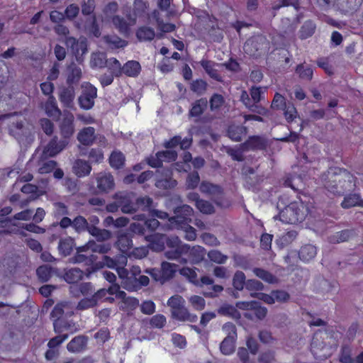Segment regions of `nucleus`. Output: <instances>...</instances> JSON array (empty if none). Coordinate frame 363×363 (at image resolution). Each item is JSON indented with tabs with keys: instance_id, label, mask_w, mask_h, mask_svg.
Segmentation results:
<instances>
[{
	"instance_id": "53",
	"label": "nucleus",
	"mask_w": 363,
	"mask_h": 363,
	"mask_svg": "<svg viewBox=\"0 0 363 363\" xmlns=\"http://www.w3.org/2000/svg\"><path fill=\"white\" fill-rule=\"evenodd\" d=\"M89 246L92 252L102 255L107 254L111 250V245L110 243H97L94 240H92V243Z\"/></svg>"
},
{
	"instance_id": "60",
	"label": "nucleus",
	"mask_w": 363,
	"mask_h": 363,
	"mask_svg": "<svg viewBox=\"0 0 363 363\" xmlns=\"http://www.w3.org/2000/svg\"><path fill=\"white\" fill-rule=\"evenodd\" d=\"M225 99L221 94H214L209 100L211 111L219 109L224 104Z\"/></svg>"
},
{
	"instance_id": "41",
	"label": "nucleus",
	"mask_w": 363,
	"mask_h": 363,
	"mask_svg": "<svg viewBox=\"0 0 363 363\" xmlns=\"http://www.w3.org/2000/svg\"><path fill=\"white\" fill-rule=\"evenodd\" d=\"M55 272L56 269L48 264L40 266L36 270L38 279L43 282L49 281Z\"/></svg>"
},
{
	"instance_id": "50",
	"label": "nucleus",
	"mask_w": 363,
	"mask_h": 363,
	"mask_svg": "<svg viewBox=\"0 0 363 363\" xmlns=\"http://www.w3.org/2000/svg\"><path fill=\"white\" fill-rule=\"evenodd\" d=\"M38 172L41 174H48L52 172L56 166L57 162L54 160H45L42 159L38 163Z\"/></svg>"
},
{
	"instance_id": "27",
	"label": "nucleus",
	"mask_w": 363,
	"mask_h": 363,
	"mask_svg": "<svg viewBox=\"0 0 363 363\" xmlns=\"http://www.w3.org/2000/svg\"><path fill=\"white\" fill-rule=\"evenodd\" d=\"M111 22L116 29H117L120 33L125 35L129 34L130 26L134 25L132 24L131 21L128 23L123 17L118 15L112 17Z\"/></svg>"
},
{
	"instance_id": "33",
	"label": "nucleus",
	"mask_w": 363,
	"mask_h": 363,
	"mask_svg": "<svg viewBox=\"0 0 363 363\" xmlns=\"http://www.w3.org/2000/svg\"><path fill=\"white\" fill-rule=\"evenodd\" d=\"M136 37L140 42L151 41L155 37V31L147 26H140L136 30Z\"/></svg>"
},
{
	"instance_id": "46",
	"label": "nucleus",
	"mask_w": 363,
	"mask_h": 363,
	"mask_svg": "<svg viewBox=\"0 0 363 363\" xmlns=\"http://www.w3.org/2000/svg\"><path fill=\"white\" fill-rule=\"evenodd\" d=\"M74 245V240L70 238L61 239L58 244V250L64 256L69 255L73 250Z\"/></svg>"
},
{
	"instance_id": "10",
	"label": "nucleus",
	"mask_w": 363,
	"mask_h": 363,
	"mask_svg": "<svg viewBox=\"0 0 363 363\" xmlns=\"http://www.w3.org/2000/svg\"><path fill=\"white\" fill-rule=\"evenodd\" d=\"M268 42L263 36H257L247 40L244 45L245 52L251 55L256 56L257 52L265 50L268 47Z\"/></svg>"
},
{
	"instance_id": "12",
	"label": "nucleus",
	"mask_w": 363,
	"mask_h": 363,
	"mask_svg": "<svg viewBox=\"0 0 363 363\" xmlns=\"http://www.w3.org/2000/svg\"><path fill=\"white\" fill-rule=\"evenodd\" d=\"M69 143L61 139L58 140L57 136L53 137L45 147L42 157H55L62 152Z\"/></svg>"
},
{
	"instance_id": "32",
	"label": "nucleus",
	"mask_w": 363,
	"mask_h": 363,
	"mask_svg": "<svg viewBox=\"0 0 363 363\" xmlns=\"http://www.w3.org/2000/svg\"><path fill=\"white\" fill-rule=\"evenodd\" d=\"M140 70L141 66L138 62L130 60L123 65L122 74H124L128 77H135L140 74Z\"/></svg>"
},
{
	"instance_id": "39",
	"label": "nucleus",
	"mask_w": 363,
	"mask_h": 363,
	"mask_svg": "<svg viewBox=\"0 0 363 363\" xmlns=\"http://www.w3.org/2000/svg\"><path fill=\"white\" fill-rule=\"evenodd\" d=\"M161 270L163 280L165 281L172 279L178 270V265L168 262H162L161 264Z\"/></svg>"
},
{
	"instance_id": "43",
	"label": "nucleus",
	"mask_w": 363,
	"mask_h": 363,
	"mask_svg": "<svg viewBox=\"0 0 363 363\" xmlns=\"http://www.w3.org/2000/svg\"><path fill=\"white\" fill-rule=\"evenodd\" d=\"M84 272L79 268L74 267L67 270L65 274V279L67 282L74 284L84 278Z\"/></svg>"
},
{
	"instance_id": "45",
	"label": "nucleus",
	"mask_w": 363,
	"mask_h": 363,
	"mask_svg": "<svg viewBox=\"0 0 363 363\" xmlns=\"http://www.w3.org/2000/svg\"><path fill=\"white\" fill-rule=\"evenodd\" d=\"M125 158L120 151H113L109 157V164L111 167L118 169L123 167Z\"/></svg>"
},
{
	"instance_id": "15",
	"label": "nucleus",
	"mask_w": 363,
	"mask_h": 363,
	"mask_svg": "<svg viewBox=\"0 0 363 363\" xmlns=\"http://www.w3.org/2000/svg\"><path fill=\"white\" fill-rule=\"evenodd\" d=\"M58 97L62 106L73 109L74 107L75 89L73 86H63L60 89Z\"/></svg>"
},
{
	"instance_id": "34",
	"label": "nucleus",
	"mask_w": 363,
	"mask_h": 363,
	"mask_svg": "<svg viewBox=\"0 0 363 363\" xmlns=\"http://www.w3.org/2000/svg\"><path fill=\"white\" fill-rule=\"evenodd\" d=\"M68 75L67 78V83L69 86L77 84L82 77V69L79 67L77 66L74 63H72L68 67Z\"/></svg>"
},
{
	"instance_id": "29",
	"label": "nucleus",
	"mask_w": 363,
	"mask_h": 363,
	"mask_svg": "<svg viewBox=\"0 0 363 363\" xmlns=\"http://www.w3.org/2000/svg\"><path fill=\"white\" fill-rule=\"evenodd\" d=\"M102 39L111 49L123 48L128 45L126 40L121 39L116 35H106Z\"/></svg>"
},
{
	"instance_id": "62",
	"label": "nucleus",
	"mask_w": 363,
	"mask_h": 363,
	"mask_svg": "<svg viewBox=\"0 0 363 363\" xmlns=\"http://www.w3.org/2000/svg\"><path fill=\"white\" fill-rule=\"evenodd\" d=\"M167 323L165 316L162 314H157L150 319V325L152 328H162Z\"/></svg>"
},
{
	"instance_id": "2",
	"label": "nucleus",
	"mask_w": 363,
	"mask_h": 363,
	"mask_svg": "<svg viewBox=\"0 0 363 363\" xmlns=\"http://www.w3.org/2000/svg\"><path fill=\"white\" fill-rule=\"evenodd\" d=\"M307 212V208L302 202L294 201L281 210L274 218L279 217L284 223L296 224L304 220Z\"/></svg>"
},
{
	"instance_id": "9",
	"label": "nucleus",
	"mask_w": 363,
	"mask_h": 363,
	"mask_svg": "<svg viewBox=\"0 0 363 363\" xmlns=\"http://www.w3.org/2000/svg\"><path fill=\"white\" fill-rule=\"evenodd\" d=\"M180 240L178 238H172L169 239L167 244L169 247L172 249L167 250L164 252V256L168 259H179L182 255H184L186 252L187 245H179Z\"/></svg>"
},
{
	"instance_id": "55",
	"label": "nucleus",
	"mask_w": 363,
	"mask_h": 363,
	"mask_svg": "<svg viewBox=\"0 0 363 363\" xmlns=\"http://www.w3.org/2000/svg\"><path fill=\"white\" fill-rule=\"evenodd\" d=\"M116 245L122 252H125L131 247L132 240L127 235L123 234L118 236Z\"/></svg>"
},
{
	"instance_id": "40",
	"label": "nucleus",
	"mask_w": 363,
	"mask_h": 363,
	"mask_svg": "<svg viewBox=\"0 0 363 363\" xmlns=\"http://www.w3.org/2000/svg\"><path fill=\"white\" fill-rule=\"evenodd\" d=\"M87 231L92 236L95 237L98 242H101L109 240L111 237V233L109 230L100 229L94 225H90Z\"/></svg>"
},
{
	"instance_id": "47",
	"label": "nucleus",
	"mask_w": 363,
	"mask_h": 363,
	"mask_svg": "<svg viewBox=\"0 0 363 363\" xmlns=\"http://www.w3.org/2000/svg\"><path fill=\"white\" fill-rule=\"evenodd\" d=\"M295 71L296 73L298 74V77L303 80L309 82L313 78V71L308 65L299 64L296 66Z\"/></svg>"
},
{
	"instance_id": "1",
	"label": "nucleus",
	"mask_w": 363,
	"mask_h": 363,
	"mask_svg": "<svg viewBox=\"0 0 363 363\" xmlns=\"http://www.w3.org/2000/svg\"><path fill=\"white\" fill-rule=\"evenodd\" d=\"M322 181L325 188L335 195H342L353 186V177L340 169H330L322 176Z\"/></svg>"
},
{
	"instance_id": "4",
	"label": "nucleus",
	"mask_w": 363,
	"mask_h": 363,
	"mask_svg": "<svg viewBox=\"0 0 363 363\" xmlns=\"http://www.w3.org/2000/svg\"><path fill=\"white\" fill-rule=\"evenodd\" d=\"M175 216L169 218V224L172 228H183V225L191 222V216L194 213L193 208L186 204L182 205L174 209Z\"/></svg>"
},
{
	"instance_id": "48",
	"label": "nucleus",
	"mask_w": 363,
	"mask_h": 363,
	"mask_svg": "<svg viewBox=\"0 0 363 363\" xmlns=\"http://www.w3.org/2000/svg\"><path fill=\"white\" fill-rule=\"evenodd\" d=\"M253 273L259 279H262L263 281L269 283V284H274L277 282V279L275 276H274L272 274L269 272L268 271H266L262 268H254L253 269Z\"/></svg>"
},
{
	"instance_id": "63",
	"label": "nucleus",
	"mask_w": 363,
	"mask_h": 363,
	"mask_svg": "<svg viewBox=\"0 0 363 363\" xmlns=\"http://www.w3.org/2000/svg\"><path fill=\"white\" fill-rule=\"evenodd\" d=\"M226 153L230 155L232 159L235 161L242 162L244 160V157L242 153L245 151H242L241 147H240L238 149L233 148L230 147H225Z\"/></svg>"
},
{
	"instance_id": "35",
	"label": "nucleus",
	"mask_w": 363,
	"mask_h": 363,
	"mask_svg": "<svg viewBox=\"0 0 363 363\" xmlns=\"http://www.w3.org/2000/svg\"><path fill=\"white\" fill-rule=\"evenodd\" d=\"M208 101L206 98H201L192 104L189 110V116L190 117H197L201 116L207 108Z\"/></svg>"
},
{
	"instance_id": "44",
	"label": "nucleus",
	"mask_w": 363,
	"mask_h": 363,
	"mask_svg": "<svg viewBox=\"0 0 363 363\" xmlns=\"http://www.w3.org/2000/svg\"><path fill=\"white\" fill-rule=\"evenodd\" d=\"M116 197L119 199V205L121 211L124 213H133L137 211L136 205L133 203L127 196H118L116 194Z\"/></svg>"
},
{
	"instance_id": "19",
	"label": "nucleus",
	"mask_w": 363,
	"mask_h": 363,
	"mask_svg": "<svg viewBox=\"0 0 363 363\" xmlns=\"http://www.w3.org/2000/svg\"><path fill=\"white\" fill-rule=\"evenodd\" d=\"M77 139L84 146L92 145L96 140L95 128L91 126L82 128L77 133Z\"/></svg>"
},
{
	"instance_id": "14",
	"label": "nucleus",
	"mask_w": 363,
	"mask_h": 363,
	"mask_svg": "<svg viewBox=\"0 0 363 363\" xmlns=\"http://www.w3.org/2000/svg\"><path fill=\"white\" fill-rule=\"evenodd\" d=\"M75 25L78 29L84 30L89 36L99 38L101 35L95 15L87 18L84 24L76 22Z\"/></svg>"
},
{
	"instance_id": "31",
	"label": "nucleus",
	"mask_w": 363,
	"mask_h": 363,
	"mask_svg": "<svg viewBox=\"0 0 363 363\" xmlns=\"http://www.w3.org/2000/svg\"><path fill=\"white\" fill-rule=\"evenodd\" d=\"M340 205L343 208H350L354 206L363 207V199L358 194H350L344 198Z\"/></svg>"
},
{
	"instance_id": "51",
	"label": "nucleus",
	"mask_w": 363,
	"mask_h": 363,
	"mask_svg": "<svg viewBox=\"0 0 363 363\" xmlns=\"http://www.w3.org/2000/svg\"><path fill=\"white\" fill-rule=\"evenodd\" d=\"M245 275L241 271H237L233 278V286L238 290L241 291L245 287Z\"/></svg>"
},
{
	"instance_id": "30",
	"label": "nucleus",
	"mask_w": 363,
	"mask_h": 363,
	"mask_svg": "<svg viewBox=\"0 0 363 363\" xmlns=\"http://www.w3.org/2000/svg\"><path fill=\"white\" fill-rule=\"evenodd\" d=\"M53 325L54 330L57 333H62L65 331L74 333L77 331V327L73 322H66L63 320H55Z\"/></svg>"
},
{
	"instance_id": "24",
	"label": "nucleus",
	"mask_w": 363,
	"mask_h": 363,
	"mask_svg": "<svg viewBox=\"0 0 363 363\" xmlns=\"http://www.w3.org/2000/svg\"><path fill=\"white\" fill-rule=\"evenodd\" d=\"M72 170L78 177H83L91 173V166L89 162L78 159L74 161Z\"/></svg>"
},
{
	"instance_id": "42",
	"label": "nucleus",
	"mask_w": 363,
	"mask_h": 363,
	"mask_svg": "<svg viewBox=\"0 0 363 363\" xmlns=\"http://www.w3.org/2000/svg\"><path fill=\"white\" fill-rule=\"evenodd\" d=\"M316 29L315 23L311 20H308L302 25L299 30V38L301 40L307 39L311 37Z\"/></svg>"
},
{
	"instance_id": "16",
	"label": "nucleus",
	"mask_w": 363,
	"mask_h": 363,
	"mask_svg": "<svg viewBox=\"0 0 363 363\" xmlns=\"http://www.w3.org/2000/svg\"><path fill=\"white\" fill-rule=\"evenodd\" d=\"M267 145V140L263 136H250L243 143L240 144L242 151L264 150Z\"/></svg>"
},
{
	"instance_id": "37",
	"label": "nucleus",
	"mask_w": 363,
	"mask_h": 363,
	"mask_svg": "<svg viewBox=\"0 0 363 363\" xmlns=\"http://www.w3.org/2000/svg\"><path fill=\"white\" fill-rule=\"evenodd\" d=\"M201 67L205 69L206 72L213 79L218 82H222V77L215 69V66L218 65L214 62L207 60H202L200 62Z\"/></svg>"
},
{
	"instance_id": "36",
	"label": "nucleus",
	"mask_w": 363,
	"mask_h": 363,
	"mask_svg": "<svg viewBox=\"0 0 363 363\" xmlns=\"http://www.w3.org/2000/svg\"><path fill=\"white\" fill-rule=\"evenodd\" d=\"M317 254V249L313 245H303L298 252L300 259L303 262H309L312 260Z\"/></svg>"
},
{
	"instance_id": "8",
	"label": "nucleus",
	"mask_w": 363,
	"mask_h": 363,
	"mask_svg": "<svg viewBox=\"0 0 363 363\" xmlns=\"http://www.w3.org/2000/svg\"><path fill=\"white\" fill-rule=\"evenodd\" d=\"M82 89V92L78 99L79 105L84 110H90L94 106V100L97 96V89L90 83L83 84Z\"/></svg>"
},
{
	"instance_id": "61",
	"label": "nucleus",
	"mask_w": 363,
	"mask_h": 363,
	"mask_svg": "<svg viewBox=\"0 0 363 363\" xmlns=\"http://www.w3.org/2000/svg\"><path fill=\"white\" fill-rule=\"evenodd\" d=\"M208 257L211 261L218 263L224 264L228 259V256L223 255L218 250H211L208 253Z\"/></svg>"
},
{
	"instance_id": "5",
	"label": "nucleus",
	"mask_w": 363,
	"mask_h": 363,
	"mask_svg": "<svg viewBox=\"0 0 363 363\" xmlns=\"http://www.w3.org/2000/svg\"><path fill=\"white\" fill-rule=\"evenodd\" d=\"M222 329L226 334V337L221 342L220 350L222 354L229 355L235 351V342L237 337L236 327L232 323H226Z\"/></svg>"
},
{
	"instance_id": "56",
	"label": "nucleus",
	"mask_w": 363,
	"mask_h": 363,
	"mask_svg": "<svg viewBox=\"0 0 363 363\" xmlns=\"http://www.w3.org/2000/svg\"><path fill=\"white\" fill-rule=\"evenodd\" d=\"M196 207L203 214H213L215 213V208L213 204L203 199L199 201Z\"/></svg>"
},
{
	"instance_id": "17",
	"label": "nucleus",
	"mask_w": 363,
	"mask_h": 363,
	"mask_svg": "<svg viewBox=\"0 0 363 363\" xmlns=\"http://www.w3.org/2000/svg\"><path fill=\"white\" fill-rule=\"evenodd\" d=\"M74 306L69 301L58 303L53 308L51 315L56 320H62L64 317H70L74 314Z\"/></svg>"
},
{
	"instance_id": "26",
	"label": "nucleus",
	"mask_w": 363,
	"mask_h": 363,
	"mask_svg": "<svg viewBox=\"0 0 363 363\" xmlns=\"http://www.w3.org/2000/svg\"><path fill=\"white\" fill-rule=\"evenodd\" d=\"M87 338L83 335L74 337L67 345V349L72 353L80 352L84 350L86 346Z\"/></svg>"
},
{
	"instance_id": "28",
	"label": "nucleus",
	"mask_w": 363,
	"mask_h": 363,
	"mask_svg": "<svg viewBox=\"0 0 363 363\" xmlns=\"http://www.w3.org/2000/svg\"><path fill=\"white\" fill-rule=\"evenodd\" d=\"M247 133V128L242 125H230L228 129V137L235 142L240 141Z\"/></svg>"
},
{
	"instance_id": "25",
	"label": "nucleus",
	"mask_w": 363,
	"mask_h": 363,
	"mask_svg": "<svg viewBox=\"0 0 363 363\" xmlns=\"http://www.w3.org/2000/svg\"><path fill=\"white\" fill-rule=\"evenodd\" d=\"M188 250L184 255L188 256L189 261L192 264H197L203 260L205 256L204 248L201 246L190 247L187 245Z\"/></svg>"
},
{
	"instance_id": "21",
	"label": "nucleus",
	"mask_w": 363,
	"mask_h": 363,
	"mask_svg": "<svg viewBox=\"0 0 363 363\" xmlns=\"http://www.w3.org/2000/svg\"><path fill=\"white\" fill-rule=\"evenodd\" d=\"M40 108L48 116L51 118L58 117L62 114V112L57 106V101L54 96H50L44 103H41Z\"/></svg>"
},
{
	"instance_id": "6",
	"label": "nucleus",
	"mask_w": 363,
	"mask_h": 363,
	"mask_svg": "<svg viewBox=\"0 0 363 363\" xmlns=\"http://www.w3.org/2000/svg\"><path fill=\"white\" fill-rule=\"evenodd\" d=\"M9 133L21 143L27 140L32 135L33 126L26 120H21L13 121L9 125Z\"/></svg>"
},
{
	"instance_id": "23",
	"label": "nucleus",
	"mask_w": 363,
	"mask_h": 363,
	"mask_svg": "<svg viewBox=\"0 0 363 363\" xmlns=\"http://www.w3.org/2000/svg\"><path fill=\"white\" fill-rule=\"evenodd\" d=\"M127 262V258L119 255L115 257H111L107 255H104L101 258V261L98 263L101 267H107L108 268L115 269L118 265H125Z\"/></svg>"
},
{
	"instance_id": "49",
	"label": "nucleus",
	"mask_w": 363,
	"mask_h": 363,
	"mask_svg": "<svg viewBox=\"0 0 363 363\" xmlns=\"http://www.w3.org/2000/svg\"><path fill=\"white\" fill-rule=\"evenodd\" d=\"M87 220L82 216H78L72 220V228L77 233L87 231L89 228Z\"/></svg>"
},
{
	"instance_id": "58",
	"label": "nucleus",
	"mask_w": 363,
	"mask_h": 363,
	"mask_svg": "<svg viewBox=\"0 0 363 363\" xmlns=\"http://www.w3.org/2000/svg\"><path fill=\"white\" fill-rule=\"evenodd\" d=\"M189 302L194 308V309L196 311H202L206 306L205 299L200 296L194 295L190 296L189 298Z\"/></svg>"
},
{
	"instance_id": "7",
	"label": "nucleus",
	"mask_w": 363,
	"mask_h": 363,
	"mask_svg": "<svg viewBox=\"0 0 363 363\" xmlns=\"http://www.w3.org/2000/svg\"><path fill=\"white\" fill-rule=\"evenodd\" d=\"M65 44L68 49H70L72 54L75 56L77 61L82 62L83 55L87 51V42L85 38H80L79 40L74 37H66Z\"/></svg>"
},
{
	"instance_id": "54",
	"label": "nucleus",
	"mask_w": 363,
	"mask_h": 363,
	"mask_svg": "<svg viewBox=\"0 0 363 363\" xmlns=\"http://www.w3.org/2000/svg\"><path fill=\"white\" fill-rule=\"evenodd\" d=\"M339 361L340 363H354L352 357V349L348 345H343L341 348Z\"/></svg>"
},
{
	"instance_id": "57",
	"label": "nucleus",
	"mask_w": 363,
	"mask_h": 363,
	"mask_svg": "<svg viewBox=\"0 0 363 363\" xmlns=\"http://www.w3.org/2000/svg\"><path fill=\"white\" fill-rule=\"evenodd\" d=\"M207 86V83L203 79L194 80L191 84V91L199 95H201L206 92Z\"/></svg>"
},
{
	"instance_id": "22",
	"label": "nucleus",
	"mask_w": 363,
	"mask_h": 363,
	"mask_svg": "<svg viewBox=\"0 0 363 363\" xmlns=\"http://www.w3.org/2000/svg\"><path fill=\"white\" fill-rule=\"evenodd\" d=\"M363 0H336L337 8L344 13H352L356 11Z\"/></svg>"
},
{
	"instance_id": "20",
	"label": "nucleus",
	"mask_w": 363,
	"mask_h": 363,
	"mask_svg": "<svg viewBox=\"0 0 363 363\" xmlns=\"http://www.w3.org/2000/svg\"><path fill=\"white\" fill-rule=\"evenodd\" d=\"M148 15V4L143 0H135L133 9V16L130 15L128 18L132 24L136 23L137 18H145Z\"/></svg>"
},
{
	"instance_id": "18",
	"label": "nucleus",
	"mask_w": 363,
	"mask_h": 363,
	"mask_svg": "<svg viewBox=\"0 0 363 363\" xmlns=\"http://www.w3.org/2000/svg\"><path fill=\"white\" fill-rule=\"evenodd\" d=\"M170 311L172 318L179 321L195 323L198 320V316L196 314L190 313L189 309L185 306V304H182V306L176 307Z\"/></svg>"
},
{
	"instance_id": "3",
	"label": "nucleus",
	"mask_w": 363,
	"mask_h": 363,
	"mask_svg": "<svg viewBox=\"0 0 363 363\" xmlns=\"http://www.w3.org/2000/svg\"><path fill=\"white\" fill-rule=\"evenodd\" d=\"M57 128L61 139L69 143L76 130L74 114L64 110L58 120Z\"/></svg>"
},
{
	"instance_id": "11",
	"label": "nucleus",
	"mask_w": 363,
	"mask_h": 363,
	"mask_svg": "<svg viewBox=\"0 0 363 363\" xmlns=\"http://www.w3.org/2000/svg\"><path fill=\"white\" fill-rule=\"evenodd\" d=\"M199 190L201 193L211 196L216 205L222 206L220 199L223 194V190L220 186L203 181L200 184Z\"/></svg>"
},
{
	"instance_id": "64",
	"label": "nucleus",
	"mask_w": 363,
	"mask_h": 363,
	"mask_svg": "<svg viewBox=\"0 0 363 363\" xmlns=\"http://www.w3.org/2000/svg\"><path fill=\"white\" fill-rule=\"evenodd\" d=\"M275 360V352L272 350L263 352L258 357L259 363H274Z\"/></svg>"
},
{
	"instance_id": "38",
	"label": "nucleus",
	"mask_w": 363,
	"mask_h": 363,
	"mask_svg": "<svg viewBox=\"0 0 363 363\" xmlns=\"http://www.w3.org/2000/svg\"><path fill=\"white\" fill-rule=\"evenodd\" d=\"M106 55L102 52H93L91 55L90 66L92 68H104L106 66Z\"/></svg>"
},
{
	"instance_id": "59",
	"label": "nucleus",
	"mask_w": 363,
	"mask_h": 363,
	"mask_svg": "<svg viewBox=\"0 0 363 363\" xmlns=\"http://www.w3.org/2000/svg\"><path fill=\"white\" fill-rule=\"evenodd\" d=\"M200 182V177L198 172H193L188 174L186 180V186L188 189H196Z\"/></svg>"
},
{
	"instance_id": "52",
	"label": "nucleus",
	"mask_w": 363,
	"mask_h": 363,
	"mask_svg": "<svg viewBox=\"0 0 363 363\" xmlns=\"http://www.w3.org/2000/svg\"><path fill=\"white\" fill-rule=\"evenodd\" d=\"M111 71L113 74L115 76H120L122 74V68L120 62L115 57H111L110 59H107L106 66Z\"/></svg>"
},
{
	"instance_id": "13",
	"label": "nucleus",
	"mask_w": 363,
	"mask_h": 363,
	"mask_svg": "<svg viewBox=\"0 0 363 363\" xmlns=\"http://www.w3.org/2000/svg\"><path fill=\"white\" fill-rule=\"evenodd\" d=\"M96 186L98 191L101 193H108L112 191L115 186L113 177L111 174L102 172L96 175Z\"/></svg>"
}]
</instances>
